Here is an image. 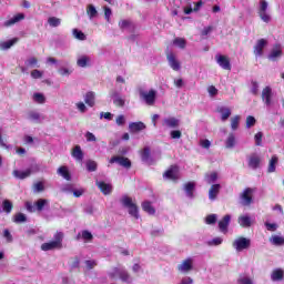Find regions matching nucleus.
I'll list each match as a JSON object with an SVG mask.
<instances>
[{
  "label": "nucleus",
  "instance_id": "obj_1",
  "mask_svg": "<svg viewBox=\"0 0 284 284\" xmlns=\"http://www.w3.org/2000/svg\"><path fill=\"white\" fill-rule=\"evenodd\" d=\"M63 247V232H57L53 235V241L41 245L42 252H51L52 250H61Z\"/></svg>",
  "mask_w": 284,
  "mask_h": 284
},
{
  "label": "nucleus",
  "instance_id": "obj_2",
  "mask_svg": "<svg viewBox=\"0 0 284 284\" xmlns=\"http://www.w3.org/2000/svg\"><path fill=\"white\" fill-rule=\"evenodd\" d=\"M120 202L122 203L123 207H126L130 216H133V219H139V206L133 203L132 197L124 195L121 197Z\"/></svg>",
  "mask_w": 284,
  "mask_h": 284
},
{
  "label": "nucleus",
  "instance_id": "obj_3",
  "mask_svg": "<svg viewBox=\"0 0 284 284\" xmlns=\"http://www.w3.org/2000/svg\"><path fill=\"white\" fill-rule=\"evenodd\" d=\"M233 247L236 252H243L245 250H250L252 245V240L247 237H237L233 241Z\"/></svg>",
  "mask_w": 284,
  "mask_h": 284
},
{
  "label": "nucleus",
  "instance_id": "obj_4",
  "mask_svg": "<svg viewBox=\"0 0 284 284\" xmlns=\"http://www.w3.org/2000/svg\"><path fill=\"white\" fill-rule=\"evenodd\" d=\"M192 271H194V257H186L178 265L180 274H190Z\"/></svg>",
  "mask_w": 284,
  "mask_h": 284
},
{
  "label": "nucleus",
  "instance_id": "obj_5",
  "mask_svg": "<svg viewBox=\"0 0 284 284\" xmlns=\"http://www.w3.org/2000/svg\"><path fill=\"white\" fill-rule=\"evenodd\" d=\"M140 97L146 103V105H154L156 103V90L151 89L149 91H140Z\"/></svg>",
  "mask_w": 284,
  "mask_h": 284
},
{
  "label": "nucleus",
  "instance_id": "obj_6",
  "mask_svg": "<svg viewBox=\"0 0 284 284\" xmlns=\"http://www.w3.org/2000/svg\"><path fill=\"white\" fill-rule=\"evenodd\" d=\"M166 60H168L169 67L173 69L174 72H179L181 70V61H179V58L174 52L168 51Z\"/></svg>",
  "mask_w": 284,
  "mask_h": 284
},
{
  "label": "nucleus",
  "instance_id": "obj_7",
  "mask_svg": "<svg viewBox=\"0 0 284 284\" xmlns=\"http://www.w3.org/2000/svg\"><path fill=\"white\" fill-rule=\"evenodd\" d=\"M267 1L261 0L260 1V7H258V17L264 21V23H270L272 21V17H270V13H267Z\"/></svg>",
  "mask_w": 284,
  "mask_h": 284
},
{
  "label": "nucleus",
  "instance_id": "obj_8",
  "mask_svg": "<svg viewBox=\"0 0 284 284\" xmlns=\"http://www.w3.org/2000/svg\"><path fill=\"white\" fill-rule=\"evenodd\" d=\"M34 172H39V166H31L29 169H26L24 171L14 170L13 171V176L16 179L23 180V179H28V176H30Z\"/></svg>",
  "mask_w": 284,
  "mask_h": 284
},
{
  "label": "nucleus",
  "instance_id": "obj_9",
  "mask_svg": "<svg viewBox=\"0 0 284 284\" xmlns=\"http://www.w3.org/2000/svg\"><path fill=\"white\" fill-rule=\"evenodd\" d=\"M163 176L169 181H179L181 179V175L179 173V166L172 165L164 172Z\"/></svg>",
  "mask_w": 284,
  "mask_h": 284
},
{
  "label": "nucleus",
  "instance_id": "obj_10",
  "mask_svg": "<svg viewBox=\"0 0 284 284\" xmlns=\"http://www.w3.org/2000/svg\"><path fill=\"white\" fill-rule=\"evenodd\" d=\"M78 68H90L92 65V58L85 53L77 55Z\"/></svg>",
  "mask_w": 284,
  "mask_h": 284
},
{
  "label": "nucleus",
  "instance_id": "obj_11",
  "mask_svg": "<svg viewBox=\"0 0 284 284\" xmlns=\"http://www.w3.org/2000/svg\"><path fill=\"white\" fill-rule=\"evenodd\" d=\"M215 61L222 70H232V64L230 63V58L223 54H216Z\"/></svg>",
  "mask_w": 284,
  "mask_h": 284
},
{
  "label": "nucleus",
  "instance_id": "obj_12",
  "mask_svg": "<svg viewBox=\"0 0 284 284\" xmlns=\"http://www.w3.org/2000/svg\"><path fill=\"white\" fill-rule=\"evenodd\" d=\"M109 163H118V165H121L122 168H125L126 170H130L132 168V162L130 159L124 156H113L110 159Z\"/></svg>",
  "mask_w": 284,
  "mask_h": 284
},
{
  "label": "nucleus",
  "instance_id": "obj_13",
  "mask_svg": "<svg viewBox=\"0 0 284 284\" xmlns=\"http://www.w3.org/2000/svg\"><path fill=\"white\" fill-rule=\"evenodd\" d=\"M27 121L31 123H43L45 121V115L39 113V111H29L27 113Z\"/></svg>",
  "mask_w": 284,
  "mask_h": 284
},
{
  "label": "nucleus",
  "instance_id": "obj_14",
  "mask_svg": "<svg viewBox=\"0 0 284 284\" xmlns=\"http://www.w3.org/2000/svg\"><path fill=\"white\" fill-rule=\"evenodd\" d=\"M272 97H274V93H272V88H264L262 91V101L266 105V108L272 106Z\"/></svg>",
  "mask_w": 284,
  "mask_h": 284
},
{
  "label": "nucleus",
  "instance_id": "obj_15",
  "mask_svg": "<svg viewBox=\"0 0 284 284\" xmlns=\"http://www.w3.org/2000/svg\"><path fill=\"white\" fill-rule=\"evenodd\" d=\"M281 57H283V48L281 47V44H276L271 50L268 59L270 61H277L278 59H281Z\"/></svg>",
  "mask_w": 284,
  "mask_h": 284
},
{
  "label": "nucleus",
  "instance_id": "obj_16",
  "mask_svg": "<svg viewBox=\"0 0 284 284\" xmlns=\"http://www.w3.org/2000/svg\"><path fill=\"white\" fill-rule=\"evenodd\" d=\"M252 189H245L243 193L241 194V203L242 205H252Z\"/></svg>",
  "mask_w": 284,
  "mask_h": 284
},
{
  "label": "nucleus",
  "instance_id": "obj_17",
  "mask_svg": "<svg viewBox=\"0 0 284 284\" xmlns=\"http://www.w3.org/2000/svg\"><path fill=\"white\" fill-rule=\"evenodd\" d=\"M265 45H267V40L265 39L257 40L254 47L255 57H263V50L265 49Z\"/></svg>",
  "mask_w": 284,
  "mask_h": 284
},
{
  "label": "nucleus",
  "instance_id": "obj_18",
  "mask_svg": "<svg viewBox=\"0 0 284 284\" xmlns=\"http://www.w3.org/2000/svg\"><path fill=\"white\" fill-rule=\"evenodd\" d=\"M26 19V14L18 13L10 18L9 20L4 21L3 26L4 28H10L11 26H14L16 23H19L20 21H23Z\"/></svg>",
  "mask_w": 284,
  "mask_h": 284
},
{
  "label": "nucleus",
  "instance_id": "obj_19",
  "mask_svg": "<svg viewBox=\"0 0 284 284\" xmlns=\"http://www.w3.org/2000/svg\"><path fill=\"white\" fill-rule=\"evenodd\" d=\"M284 278V271L283 268H274L271 273V281L273 283H281Z\"/></svg>",
  "mask_w": 284,
  "mask_h": 284
},
{
  "label": "nucleus",
  "instance_id": "obj_20",
  "mask_svg": "<svg viewBox=\"0 0 284 284\" xmlns=\"http://www.w3.org/2000/svg\"><path fill=\"white\" fill-rule=\"evenodd\" d=\"M179 123H180L179 119L174 116L165 118L162 121L163 128H171V129L179 128Z\"/></svg>",
  "mask_w": 284,
  "mask_h": 284
},
{
  "label": "nucleus",
  "instance_id": "obj_21",
  "mask_svg": "<svg viewBox=\"0 0 284 284\" xmlns=\"http://www.w3.org/2000/svg\"><path fill=\"white\" fill-rule=\"evenodd\" d=\"M121 274V267H112L106 272V277L111 281H119Z\"/></svg>",
  "mask_w": 284,
  "mask_h": 284
},
{
  "label": "nucleus",
  "instance_id": "obj_22",
  "mask_svg": "<svg viewBox=\"0 0 284 284\" xmlns=\"http://www.w3.org/2000/svg\"><path fill=\"white\" fill-rule=\"evenodd\" d=\"M183 190H184L187 199H194V190H196V183L187 182L184 184Z\"/></svg>",
  "mask_w": 284,
  "mask_h": 284
},
{
  "label": "nucleus",
  "instance_id": "obj_23",
  "mask_svg": "<svg viewBox=\"0 0 284 284\" xmlns=\"http://www.w3.org/2000/svg\"><path fill=\"white\" fill-rule=\"evenodd\" d=\"M230 221H232V216L227 214L219 222V229L223 234H226L227 227H230Z\"/></svg>",
  "mask_w": 284,
  "mask_h": 284
},
{
  "label": "nucleus",
  "instance_id": "obj_24",
  "mask_svg": "<svg viewBox=\"0 0 284 284\" xmlns=\"http://www.w3.org/2000/svg\"><path fill=\"white\" fill-rule=\"evenodd\" d=\"M237 223L241 227H252V217L247 214L240 215Z\"/></svg>",
  "mask_w": 284,
  "mask_h": 284
},
{
  "label": "nucleus",
  "instance_id": "obj_25",
  "mask_svg": "<svg viewBox=\"0 0 284 284\" xmlns=\"http://www.w3.org/2000/svg\"><path fill=\"white\" fill-rule=\"evenodd\" d=\"M57 174L59 176H62V179H64V181H72V175L70 174V169H68V166L62 165L58 169Z\"/></svg>",
  "mask_w": 284,
  "mask_h": 284
},
{
  "label": "nucleus",
  "instance_id": "obj_26",
  "mask_svg": "<svg viewBox=\"0 0 284 284\" xmlns=\"http://www.w3.org/2000/svg\"><path fill=\"white\" fill-rule=\"evenodd\" d=\"M221 192V184H213L209 190L210 201H216L219 193Z\"/></svg>",
  "mask_w": 284,
  "mask_h": 284
},
{
  "label": "nucleus",
  "instance_id": "obj_27",
  "mask_svg": "<svg viewBox=\"0 0 284 284\" xmlns=\"http://www.w3.org/2000/svg\"><path fill=\"white\" fill-rule=\"evenodd\" d=\"M97 185H98L99 190H101L102 194H104L105 196H108V194H112V184L97 181Z\"/></svg>",
  "mask_w": 284,
  "mask_h": 284
},
{
  "label": "nucleus",
  "instance_id": "obj_28",
  "mask_svg": "<svg viewBox=\"0 0 284 284\" xmlns=\"http://www.w3.org/2000/svg\"><path fill=\"white\" fill-rule=\"evenodd\" d=\"M31 100L33 101V103H37L38 105H43L45 104L47 98L45 94L41 92H34L31 97Z\"/></svg>",
  "mask_w": 284,
  "mask_h": 284
},
{
  "label": "nucleus",
  "instance_id": "obj_29",
  "mask_svg": "<svg viewBox=\"0 0 284 284\" xmlns=\"http://www.w3.org/2000/svg\"><path fill=\"white\" fill-rule=\"evenodd\" d=\"M217 112L221 114V121L225 122L230 116H232V110L227 106H220Z\"/></svg>",
  "mask_w": 284,
  "mask_h": 284
},
{
  "label": "nucleus",
  "instance_id": "obj_30",
  "mask_svg": "<svg viewBox=\"0 0 284 284\" xmlns=\"http://www.w3.org/2000/svg\"><path fill=\"white\" fill-rule=\"evenodd\" d=\"M71 156H73L79 163L83 162V150L80 145H75L72 149Z\"/></svg>",
  "mask_w": 284,
  "mask_h": 284
},
{
  "label": "nucleus",
  "instance_id": "obj_31",
  "mask_svg": "<svg viewBox=\"0 0 284 284\" xmlns=\"http://www.w3.org/2000/svg\"><path fill=\"white\" fill-rule=\"evenodd\" d=\"M81 239L84 241V243H90L94 236L90 231H82L77 235V241H81Z\"/></svg>",
  "mask_w": 284,
  "mask_h": 284
},
{
  "label": "nucleus",
  "instance_id": "obj_32",
  "mask_svg": "<svg viewBox=\"0 0 284 284\" xmlns=\"http://www.w3.org/2000/svg\"><path fill=\"white\" fill-rule=\"evenodd\" d=\"M111 99L113 100L114 105H118L119 108H123L125 105V100H123L116 91L111 93Z\"/></svg>",
  "mask_w": 284,
  "mask_h": 284
},
{
  "label": "nucleus",
  "instance_id": "obj_33",
  "mask_svg": "<svg viewBox=\"0 0 284 284\" xmlns=\"http://www.w3.org/2000/svg\"><path fill=\"white\" fill-rule=\"evenodd\" d=\"M130 132H141L142 130H145V123L143 122H131L129 124Z\"/></svg>",
  "mask_w": 284,
  "mask_h": 284
},
{
  "label": "nucleus",
  "instance_id": "obj_34",
  "mask_svg": "<svg viewBox=\"0 0 284 284\" xmlns=\"http://www.w3.org/2000/svg\"><path fill=\"white\" fill-rule=\"evenodd\" d=\"M258 165H261V158L256 154L251 155L248 159V168H251V170H256Z\"/></svg>",
  "mask_w": 284,
  "mask_h": 284
},
{
  "label": "nucleus",
  "instance_id": "obj_35",
  "mask_svg": "<svg viewBox=\"0 0 284 284\" xmlns=\"http://www.w3.org/2000/svg\"><path fill=\"white\" fill-rule=\"evenodd\" d=\"M235 145H236V134L230 133L225 140V148H227V150H232V148H235Z\"/></svg>",
  "mask_w": 284,
  "mask_h": 284
},
{
  "label": "nucleus",
  "instance_id": "obj_36",
  "mask_svg": "<svg viewBox=\"0 0 284 284\" xmlns=\"http://www.w3.org/2000/svg\"><path fill=\"white\" fill-rule=\"evenodd\" d=\"M205 183L209 185H213V183H216L219 181V173L212 172V173H206L204 176Z\"/></svg>",
  "mask_w": 284,
  "mask_h": 284
},
{
  "label": "nucleus",
  "instance_id": "obj_37",
  "mask_svg": "<svg viewBox=\"0 0 284 284\" xmlns=\"http://www.w3.org/2000/svg\"><path fill=\"white\" fill-rule=\"evenodd\" d=\"M17 41H19L18 38H13V39L7 40V41H1L0 50H10V48H12V45H14L17 43Z\"/></svg>",
  "mask_w": 284,
  "mask_h": 284
},
{
  "label": "nucleus",
  "instance_id": "obj_38",
  "mask_svg": "<svg viewBox=\"0 0 284 284\" xmlns=\"http://www.w3.org/2000/svg\"><path fill=\"white\" fill-rule=\"evenodd\" d=\"M94 101H95V93L92 91H89L84 95V102L87 103V105H89V108H94Z\"/></svg>",
  "mask_w": 284,
  "mask_h": 284
},
{
  "label": "nucleus",
  "instance_id": "obj_39",
  "mask_svg": "<svg viewBox=\"0 0 284 284\" xmlns=\"http://www.w3.org/2000/svg\"><path fill=\"white\" fill-rule=\"evenodd\" d=\"M119 278H120V281H122V283H132V276L123 267L120 268V277Z\"/></svg>",
  "mask_w": 284,
  "mask_h": 284
},
{
  "label": "nucleus",
  "instance_id": "obj_40",
  "mask_svg": "<svg viewBox=\"0 0 284 284\" xmlns=\"http://www.w3.org/2000/svg\"><path fill=\"white\" fill-rule=\"evenodd\" d=\"M87 14L90 20L97 19V17H99V11H97V7H94V4H89L87 7Z\"/></svg>",
  "mask_w": 284,
  "mask_h": 284
},
{
  "label": "nucleus",
  "instance_id": "obj_41",
  "mask_svg": "<svg viewBox=\"0 0 284 284\" xmlns=\"http://www.w3.org/2000/svg\"><path fill=\"white\" fill-rule=\"evenodd\" d=\"M270 243H272V245H277V246L284 245V237L281 235H272L270 237Z\"/></svg>",
  "mask_w": 284,
  "mask_h": 284
},
{
  "label": "nucleus",
  "instance_id": "obj_42",
  "mask_svg": "<svg viewBox=\"0 0 284 284\" xmlns=\"http://www.w3.org/2000/svg\"><path fill=\"white\" fill-rule=\"evenodd\" d=\"M24 65L27 68H39V60L36 57H30L26 60Z\"/></svg>",
  "mask_w": 284,
  "mask_h": 284
},
{
  "label": "nucleus",
  "instance_id": "obj_43",
  "mask_svg": "<svg viewBox=\"0 0 284 284\" xmlns=\"http://www.w3.org/2000/svg\"><path fill=\"white\" fill-rule=\"evenodd\" d=\"M237 284H254V278L250 277V275H241Z\"/></svg>",
  "mask_w": 284,
  "mask_h": 284
},
{
  "label": "nucleus",
  "instance_id": "obj_44",
  "mask_svg": "<svg viewBox=\"0 0 284 284\" xmlns=\"http://www.w3.org/2000/svg\"><path fill=\"white\" fill-rule=\"evenodd\" d=\"M142 209H143V211L146 212L148 214H154V212H156V211L154 210V206H152V203H151V202H148V201H145V202L142 203Z\"/></svg>",
  "mask_w": 284,
  "mask_h": 284
},
{
  "label": "nucleus",
  "instance_id": "obj_45",
  "mask_svg": "<svg viewBox=\"0 0 284 284\" xmlns=\"http://www.w3.org/2000/svg\"><path fill=\"white\" fill-rule=\"evenodd\" d=\"M72 34H73L74 39H78V41H85V39H87L85 33H83V31H81L79 29H73Z\"/></svg>",
  "mask_w": 284,
  "mask_h": 284
},
{
  "label": "nucleus",
  "instance_id": "obj_46",
  "mask_svg": "<svg viewBox=\"0 0 284 284\" xmlns=\"http://www.w3.org/2000/svg\"><path fill=\"white\" fill-rule=\"evenodd\" d=\"M239 123H241V115H235L231 119V130H239Z\"/></svg>",
  "mask_w": 284,
  "mask_h": 284
},
{
  "label": "nucleus",
  "instance_id": "obj_47",
  "mask_svg": "<svg viewBox=\"0 0 284 284\" xmlns=\"http://www.w3.org/2000/svg\"><path fill=\"white\" fill-rule=\"evenodd\" d=\"M173 44H175L176 48H180L181 50H184L185 45H187V42L183 38H175L173 40Z\"/></svg>",
  "mask_w": 284,
  "mask_h": 284
},
{
  "label": "nucleus",
  "instance_id": "obj_48",
  "mask_svg": "<svg viewBox=\"0 0 284 284\" xmlns=\"http://www.w3.org/2000/svg\"><path fill=\"white\" fill-rule=\"evenodd\" d=\"M48 23L51 28H59V26H61V19L57 17H50L48 19Z\"/></svg>",
  "mask_w": 284,
  "mask_h": 284
},
{
  "label": "nucleus",
  "instance_id": "obj_49",
  "mask_svg": "<svg viewBox=\"0 0 284 284\" xmlns=\"http://www.w3.org/2000/svg\"><path fill=\"white\" fill-rule=\"evenodd\" d=\"M276 163H278V158L273 155L268 163V172H276Z\"/></svg>",
  "mask_w": 284,
  "mask_h": 284
},
{
  "label": "nucleus",
  "instance_id": "obj_50",
  "mask_svg": "<svg viewBox=\"0 0 284 284\" xmlns=\"http://www.w3.org/2000/svg\"><path fill=\"white\" fill-rule=\"evenodd\" d=\"M98 164L94 160L87 161V170L88 172H97Z\"/></svg>",
  "mask_w": 284,
  "mask_h": 284
},
{
  "label": "nucleus",
  "instance_id": "obj_51",
  "mask_svg": "<svg viewBox=\"0 0 284 284\" xmlns=\"http://www.w3.org/2000/svg\"><path fill=\"white\" fill-rule=\"evenodd\" d=\"M2 209L4 212H7V214H10L12 212V202H10L9 200H4L2 202Z\"/></svg>",
  "mask_w": 284,
  "mask_h": 284
},
{
  "label": "nucleus",
  "instance_id": "obj_52",
  "mask_svg": "<svg viewBox=\"0 0 284 284\" xmlns=\"http://www.w3.org/2000/svg\"><path fill=\"white\" fill-rule=\"evenodd\" d=\"M45 205H48V200L40 199L36 202V210H38V212H41V210H43Z\"/></svg>",
  "mask_w": 284,
  "mask_h": 284
},
{
  "label": "nucleus",
  "instance_id": "obj_53",
  "mask_svg": "<svg viewBox=\"0 0 284 284\" xmlns=\"http://www.w3.org/2000/svg\"><path fill=\"white\" fill-rule=\"evenodd\" d=\"M217 219H219V216L216 214H210L206 216L205 223H206V225H214V223H216Z\"/></svg>",
  "mask_w": 284,
  "mask_h": 284
},
{
  "label": "nucleus",
  "instance_id": "obj_54",
  "mask_svg": "<svg viewBox=\"0 0 284 284\" xmlns=\"http://www.w3.org/2000/svg\"><path fill=\"white\" fill-rule=\"evenodd\" d=\"M142 161L144 163H149L150 164V149L145 148L143 151H142Z\"/></svg>",
  "mask_w": 284,
  "mask_h": 284
},
{
  "label": "nucleus",
  "instance_id": "obj_55",
  "mask_svg": "<svg viewBox=\"0 0 284 284\" xmlns=\"http://www.w3.org/2000/svg\"><path fill=\"white\" fill-rule=\"evenodd\" d=\"M84 265H85L87 270H94V267H97L98 263L95 260H87L84 262Z\"/></svg>",
  "mask_w": 284,
  "mask_h": 284
},
{
  "label": "nucleus",
  "instance_id": "obj_56",
  "mask_svg": "<svg viewBox=\"0 0 284 284\" xmlns=\"http://www.w3.org/2000/svg\"><path fill=\"white\" fill-rule=\"evenodd\" d=\"M254 125H256V119L252 115H248L246 118V128L250 129V128H254Z\"/></svg>",
  "mask_w": 284,
  "mask_h": 284
},
{
  "label": "nucleus",
  "instance_id": "obj_57",
  "mask_svg": "<svg viewBox=\"0 0 284 284\" xmlns=\"http://www.w3.org/2000/svg\"><path fill=\"white\" fill-rule=\"evenodd\" d=\"M222 243H223V237H214L207 242V245L216 246V245H221Z\"/></svg>",
  "mask_w": 284,
  "mask_h": 284
},
{
  "label": "nucleus",
  "instance_id": "obj_58",
  "mask_svg": "<svg viewBox=\"0 0 284 284\" xmlns=\"http://www.w3.org/2000/svg\"><path fill=\"white\" fill-rule=\"evenodd\" d=\"M26 221H27L26 214L23 213L16 214L14 223H26Z\"/></svg>",
  "mask_w": 284,
  "mask_h": 284
},
{
  "label": "nucleus",
  "instance_id": "obj_59",
  "mask_svg": "<svg viewBox=\"0 0 284 284\" xmlns=\"http://www.w3.org/2000/svg\"><path fill=\"white\" fill-rule=\"evenodd\" d=\"M75 108H77V110H79V112H81L82 114H85V112H88V106H85V103H83V102H78V103H75Z\"/></svg>",
  "mask_w": 284,
  "mask_h": 284
},
{
  "label": "nucleus",
  "instance_id": "obj_60",
  "mask_svg": "<svg viewBox=\"0 0 284 284\" xmlns=\"http://www.w3.org/2000/svg\"><path fill=\"white\" fill-rule=\"evenodd\" d=\"M84 136H85V139H87V141H88L89 143H94V142H97V136L94 135V133H92V132H90V131H88Z\"/></svg>",
  "mask_w": 284,
  "mask_h": 284
},
{
  "label": "nucleus",
  "instance_id": "obj_61",
  "mask_svg": "<svg viewBox=\"0 0 284 284\" xmlns=\"http://www.w3.org/2000/svg\"><path fill=\"white\" fill-rule=\"evenodd\" d=\"M43 190H45V186L43 185V182H37L33 185V191L34 192H43Z\"/></svg>",
  "mask_w": 284,
  "mask_h": 284
},
{
  "label": "nucleus",
  "instance_id": "obj_62",
  "mask_svg": "<svg viewBox=\"0 0 284 284\" xmlns=\"http://www.w3.org/2000/svg\"><path fill=\"white\" fill-rule=\"evenodd\" d=\"M112 17V9L110 7H104V19L110 23V18Z\"/></svg>",
  "mask_w": 284,
  "mask_h": 284
},
{
  "label": "nucleus",
  "instance_id": "obj_63",
  "mask_svg": "<svg viewBox=\"0 0 284 284\" xmlns=\"http://www.w3.org/2000/svg\"><path fill=\"white\" fill-rule=\"evenodd\" d=\"M32 79H41L43 77V72L34 69L31 71Z\"/></svg>",
  "mask_w": 284,
  "mask_h": 284
},
{
  "label": "nucleus",
  "instance_id": "obj_64",
  "mask_svg": "<svg viewBox=\"0 0 284 284\" xmlns=\"http://www.w3.org/2000/svg\"><path fill=\"white\" fill-rule=\"evenodd\" d=\"M171 139H181L182 133L179 130L171 131Z\"/></svg>",
  "mask_w": 284,
  "mask_h": 284
}]
</instances>
